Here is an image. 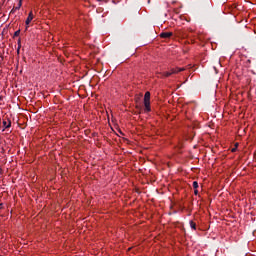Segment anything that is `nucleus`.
<instances>
[{"instance_id":"1","label":"nucleus","mask_w":256,"mask_h":256,"mask_svg":"<svg viewBox=\"0 0 256 256\" xmlns=\"http://www.w3.org/2000/svg\"><path fill=\"white\" fill-rule=\"evenodd\" d=\"M144 107L147 113L151 111V92H146L144 95Z\"/></svg>"},{"instance_id":"2","label":"nucleus","mask_w":256,"mask_h":256,"mask_svg":"<svg viewBox=\"0 0 256 256\" xmlns=\"http://www.w3.org/2000/svg\"><path fill=\"white\" fill-rule=\"evenodd\" d=\"M181 71H185V68H179V67H176V68H173L172 70H171V72H167L166 74H165V76L166 77H169V75H173V74H175V73H181Z\"/></svg>"},{"instance_id":"3","label":"nucleus","mask_w":256,"mask_h":256,"mask_svg":"<svg viewBox=\"0 0 256 256\" xmlns=\"http://www.w3.org/2000/svg\"><path fill=\"white\" fill-rule=\"evenodd\" d=\"M173 37V32H162L161 39H171Z\"/></svg>"},{"instance_id":"4","label":"nucleus","mask_w":256,"mask_h":256,"mask_svg":"<svg viewBox=\"0 0 256 256\" xmlns=\"http://www.w3.org/2000/svg\"><path fill=\"white\" fill-rule=\"evenodd\" d=\"M33 18H34L33 11H30L29 14H28V17H27V19L25 21V24L26 25H30V23L33 21Z\"/></svg>"},{"instance_id":"5","label":"nucleus","mask_w":256,"mask_h":256,"mask_svg":"<svg viewBox=\"0 0 256 256\" xmlns=\"http://www.w3.org/2000/svg\"><path fill=\"white\" fill-rule=\"evenodd\" d=\"M3 127H5V129H9V127H11V121H3Z\"/></svg>"},{"instance_id":"6","label":"nucleus","mask_w":256,"mask_h":256,"mask_svg":"<svg viewBox=\"0 0 256 256\" xmlns=\"http://www.w3.org/2000/svg\"><path fill=\"white\" fill-rule=\"evenodd\" d=\"M190 227L195 231V229H197V224L194 221H190Z\"/></svg>"},{"instance_id":"7","label":"nucleus","mask_w":256,"mask_h":256,"mask_svg":"<svg viewBox=\"0 0 256 256\" xmlns=\"http://www.w3.org/2000/svg\"><path fill=\"white\" fill-rule=\"evenodd\" d=\"M192 185L194 189H199V183L197 181H194Z\"/></svg>"},{"instance_id":"8","label":"nucleus","mask_w":256,"mask_h":256,"mask_svg":"<svg viewBox=\"0 0 256 256\" xmlns=\"http://www.w3.org/2000/svg\"><path fill=\"white\" fill-rule=\"evenodd\" d=\"M19 35H21V30H17L16 32H14L13 37H19Z\"/></svg>"},{"instance_id":"9","label":"nucleus","mask_w":256,"mask_h":256,"mask_svg":"<svg viewBox=\"0 0 256 256\" xmlns=\"http://www.w3.org/2000/svg\"><path fill=\"white\" fill-rule=\"evenodd\" d=\"M237 147H239V143H236L235 144V147L234 148H232V153H235L236 151H237Z\"/></svg>"},{"instance_id":"10","label":"nucleus","mask_w":256,"mask_h":256,"mask_svg":"<svg viewBox=\"0 0 256 256\" xmlns=\"http://www.w3.org/2000/svg\"><path fill=\"white\" fill-rule=\"evenodd\" d=\"M23 0H20L19 1V4H18V7H21L22 5H23V2H22Z\"/></svg>"},{"instance_id":"11","label":"nucleus","mask_w":256,"mask_h":256,"mask_svg":"<svg viewBox=\"0 0 256 256\" xmlns=\"http://www.w3.org/2000/svg\"><path fill=\"white\" fill-rule=\"evenodd\" d=\"M18 45H21V38L18 39Z\"/></svg>"},{"instance_id":"12","label":"nucleus","mask_w":256,"mask_h":256,"mask_svg":"<svg viewBox=\"0 0 256 256\" xmlns=\"http://www.w3.org/2000/svg\"><path fill=\"white\" fill-rule=\"evenodd\" d=\"M194 193H195V195H197V193H199V192L197 191V189H195Z\"/></svg>"},{"instance_id":"13","label":"nucleus","mask_w":256,"mask_h":256,"mask_svg":"<svg viewBox=\"0 0 256 256\" xmlns=\"http://www.w3.org/2000/svg\"><path fill=\"white\" fill-rule=\"evenodd\" d=\"M218 65H221V59H220V60H218Z\"/></svg>"},{"instance_id":"14","label":"nucleus","mask_w":256,"mask_h":256,"mask_svg":"<svg viewBox=\"0 0 256 256\" xmlns=\"http://www.w3.org/2000/svg\"><path fill=\"white\" fill-rule=\"evenodd\" d=\"M1 173H3V169L0 168V175H1Z\"/></svg>"},{"instance_id":"15","label":"nucleus","mask_w":256,"mask_h":256,"mask_svg":"<svg viewBox=\"0 0 256 256\" xmlns=\"http://www.w3.org/2000/svg\"><path fill=\"white\" fill-rule=\"evenodd\" d=\"M16 9H21V7L17 6Z\"/></svg>"},{"instance_id":"16","label":"nucleus","mask_w":256,"mask_h":256,"mask_svg":"<svg viewBox=\"0 0 256 256\" xmlns=\"http://www.w3.org/2000/svg\"><path fill=\"white\" fill-rule=\"evenodd\" d=\"M97 1H103V0H97Z\"/></svg>"}]
</instances>
